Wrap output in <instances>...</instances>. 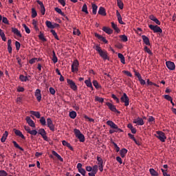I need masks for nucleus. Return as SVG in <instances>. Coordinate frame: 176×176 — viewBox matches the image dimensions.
<instances>
[{
  "label": "nucleus",
  "instance_id": "nucleus-30",
  "mask_svg": "<svg viewBox=\"0 0 176 176\" xmlns=\"http://www.w3.org/2000/svg\"><path fill=\"white\" fill-rule=\"evenodd\" d=\"M8 52H10V53L12 52V39L11 38H8Z\"/></svg>",
  "mask_w": 176,
  "mask_h": 176
},
{
  "label": "nucleus",
  "instance_id": "nucleus-26",
  "mask_svg": "<svg viewBox=\"0 0 176 176\" xmlns=\"http://www.w3.org/2000/svg\"><path fill=\"white\" fill-rule=\"evenodd\" d=\"M55 10L56 11V12H58V14L64 16L66 19L69 20L68 16H66V14H65V12H63L62 9H60V8H55Z\"/></svg>",
  "mask_w": 176,
  "mask_h": 176
},
{
  "label": "nucleus",
  "instance_id": "nucleus-63",
  "mask_svg": "<svg viewBox=\"0 0 176 176\" xmlns=\"http://www.w3.org/2000/svg\"><path fill=\"white\" fill-rule=\"evenodd\" d=\"M140 82L141 83V85H145V83H146V80H144V78H142L141 74H140Z\"/></svg>",
  "mask_w": 176,
  "mask_h": 176
},
{
  "label": "nucleus",
  "instance_id": "nucleus-29",
  "mask_svg": "<svg viewBox=\"0 0 176 176\" xmlns=\"http://www.w3.org/2000/svg\"><path fill=\"white\" fill-rule=\"evenodd\" d=\"M118 58L120 59L121 63H122V65H125L126 61H125V57L124 54H122L121 52H118Z\"/></svg>",
  "mask_w": 176,
  "mask_h": 176
},
{
  "label": "nucleus",
  "instance_id": "nucleus-10",
  "mask_svg": "<svg viewBox=\"0 0 176 176\" xmlns=\"http://www.w3.org/2000/svg\"><path fill=\"white\" fill-rule=\"evenodd\" d=\"M38 134H40L43 137L44 141H49V138L47 137L46 131H45V129H39Z\"/></svg>",
  "mask_w": 176,
  "mask_h": 176
},
{
  "label": "nucleus",
  "instance_id": "nucleus-6",
  "mask_svg": "<svg viewBox=\"0 0 176 176\" xmlns=\"http://www.w3.org/2000/svg\"><path fill=\"white\" fill-rule=\"evenodd\" d=\"M157 137L162 142H164L166 141V136L165 135L164 132H162V131H157Z\"/></svg>",
  "mask_w": 176,
  "mask_h": 176
},
{
  "label": "nucleus",
  "instance_id": "nucleus-49",
  "mask_svg": "<svg viewBox=\"0 0 176 176\" xmlns=\"http://www.w3.org/2000/svg\"><path fill=\"white\" fill-rule=\"evenodd\" d=\"M23 28H25V30L26 33H30L31 30L28 28V26H27V25H25V23H23Z\"/></svg>",
  "mask_w": 176,
  "mask_h": 176
},
{
  "label": "nucleus",
  "instance_id": "nucleus-59",
  "mask_svg": "<svg viewBox=\"0 0 176 176\" xmlns=\"http://www.w3.org/2000/svg\"><path fill=\"white\" fill-rule=\"evenodd\" d=\"M15 46H16V50H19L20 47H21V43L20 42H19L18 41H16L15 42Z\"/></svg>",
  "mask_w": 176,
  "mask_h": 176
},
{
  "label": "nucleus",
  "instance_id": "nucleus-21",
  "mask_svg": "<svg viewBox=\"0 0 176 176\" xmlns=\"http://www.w3.org/2000/svg\"><path fill=\"white\" fill-rule=\"evenodd\" d=\"M25 119H26L27 123H28V125H30V126H36L35 122H34V120H32L31 117H26Z\"/></svg>",
  "mask_w": 176,
  "mask_h": 176
},
{
  "label": "nucleus",
  "instance_id": "nucleus-34",
  "mask_svg": "<svg viewBox=\"0 0 176 176\" xmlns=\"http://www.w3.org/2000/svg\"><path fill=\"white\" fill-rule=\"evenodd\" d=\"M58 57L56 54L55 51H53L52 52V61H53V63H58Z\"/></svg>",
  "mask_w": 176,
  "mask_h": 176
},
{
  "label": "nucleus",
  "instance_id": "nucleus-45",
  "mask_svg": "<svg viewBox=\"0 0 176 176\" xmlns=\"http://www.w3.org/2000/svg\"><path fill=\"white\" fill-rule=\"evenodd\" d=\"M97 160H98V167H99V166L102 165V164H104L103 159L101 158V157L98 156Z\"/></svg>",
  "mask_w": 176,
  "mask_h": 176
},
{
  "label": "nucleus",
  "instance_id": "nucleus-8",
  "mask_svg": "<svg viewBox=\"0 0 176 176\" xmlns=\"http://www.w3.org/2000/svg\"><path fill=\"white\" fill-rule=\"evenodd\" d=\"M67 82L72 90H78V85H76V82L72 80V79L67 78Z\"/></svg>",
  "mask_w": 176,
  "mask_h": 176
},
{
  "label": "nucleus",
  "instance_id": "nucleus-47",
  "mask_svg": "<svg viewBox=\"0 0 176 176\" xmlns=\"http://www.w3.org/2000/svg\"><path fill=\"white\" fill-rule=\"evenodd\" d=\"M74 35H81V32L79 30V29L77 28H74V32H73Z\"/></svg>",
  "mask_w": 176,
  "mask_h": 176
},
{
  "label": "nucleus",
  "instance_id": "nucleus-37",
  "mask_svg": "<svg viewBox=\"0 0 176 176\" xmlns=\"http://www.w3.org/2000/svg\"><path fill=\"white\" fill-rule=\"evenodd\" d=\"M19 80H21V82H27L29 78L25 75H20Z\"/></svg>",
  "mask_w": 176,
  "mask_h": 176
},
{
  "label": "nucleus",
  "instance_id": "nucleus-20",
  "mask_svg": "<svg viewBox=\"0 0 176 176\" xmlns=\"http://www.w3.org/2000/svg\"><path fill=\"white\" fill-rule=\"evenodd\" d=\"M143 42L146 43V46L151 45L150 39L146 35H142Z\"/></svg>",
  "mask_w": 176,
  "mask_h": 176
},
{
  "label": "nucleus",
  "instance_id": "nucleus-61",
  "mask_svg": "<svg viewBox=\"0 0 176 176\" xmlns=\"http://www.w3.org/2000/svg\"><path fill=\"white\" fill-rule=\"evenodd\" d=\"M3 23H6V25H9V21L8 18L6 17V16H3V18L2 19Z\"/></svg>",
  "mask_w": 176,
  "mask_h": 176
},
{
  "label": "nucleus",
  "instance_id": "nucleus-23",
  "mask_svg": "<svg viewBox=\"0 0 176 176\" xmlns=\"http://www.w3.org/2000/svg\"><path fill=\"white\" fill-rule=\"evenodd\" d=\"M14 132L15 133L16 135L21 137L22 139H25V135L23 134V132H21V131H19L18 129H14Z\"/></svg>",
  "mask_w": 176,
  "mask_h": 176
},
{
  "label": "nucleus",
  "instance_id": "nucleus-44",
  "mask_svg": "<svg viewBox=\"0 0 176 176\" xmlns=\"http://www.w3.org/2000/svg\"><path fill=\"white\" fill-rule=\"evenodd\" d=\"M117 3L120 9H124V3L121 0H117Z\"/></svg>",
  "mask_w": 176,
  "mask_h": 176
},
{
  "label": "nucleus",
  "instance_id": "nucleus-12",
  "mask_svg": "<svg viewBox=\"0 0 176 176\" xmlns=\"http://www.w3.org/2000/svg\"><path fill=\"white\" fill-rule=\"evenodd\" d=\"M47 125L49 126V129L52 130L53 132L55 130V125L53 123V120L52 118H47Z\"/></svg>",
  "mask_w": 176,
  "mask_h": 176
},
{
  "label": "nucleus",
  "instance_id": "nucleus-28",
  "mask_svg": "<svg viewBox=\"0 0 176 176\" xmlns=\"http://www.w3.org/2000/svg\"><path fill=\"white\" fill-rule=\"evenodd\" d=\"M12 32L17 36H22V34H21V32L18 30V28H12Z\"/></svg>",
  "mask_w": 176,
  "mask_h": 176
},
{
  "label": "nucleus",
  "instance_id": "nucleus-27",
  "mask_svg": "<svg viewBox=\"0 0 176 176\" xmlns=\"http://www.w3.org/2000/svg\"><path fill=\"white\" fill-rule=\"evenodd\" d=\"M98 14H101L102 16H107V11L105 8H99Z\"/></svg>",
  "mask_w": 176,
  "mask_h": 176
},
{
  "label": "nucleus",
  "instance_id": "nucleus-11",
  "mask_svg": "<svg viewBox=\"0 0 176 176\" xmlns=\"http://www.w3.org/2000/svg\"><path fill=\"white\" fill-rule=\"evenodd\" d=\"M34 96L35 98H36L37 101L40 102L42 100V94L41 89H36V91H34Z\"/></svg>",
  "mask_w": 176,
  "mask_h": 176
},
{
  "label": "nucleus",
  "instance_id": "nucleus-35",
  "mask_svg": "<svg viewBox=\"0 0 176 176\" xmlns=\"http://www.w3.org/2000/svg\"><path fill=\"white\" fill-rule=\"evenodd\" d=\"M0 36H1V38H2V40H3V41L6 42L7 38H6V34H5L4 32H3V30H2L1 28H0Z\"/></svg>",
  "mask_w": 176,
  "mask_h": 176
},
{
  "label": "nucleus",
  "instance_id": "nucleus-52",
  "mask_svg": "<svg viewBox=\"0 0 176 176\" xmlns=\"http://www.w3.org/2000/svg\"><path fill=\"white\" fill-rule=\"evenodd\" d=\"M165 99H167V101L173 102V98L169 94H165L164 96Z\"/></svg>",
  "mask_w": 176,
  "mask_h": 176
},
{
  "label": "nucleus",
  "instance_id": "nucleus-56",
  "mask_svg": "<svg viewBox=\"0 0 176 176\" xmlns=\"http://www.w3.org/2000/svg\"><path fill=\"white\" fill-rule=\"evenodd\" d=\"M50 94H52V96H54L56 94V90L54 87H50Z\"/></svg>",
  "mask_w": 176,
  "mask_h": 176
},
{
  "label": "nucleus",
  "instance_id": "nucleus-53",
  "mask_svg": "<svg viewBox=\"0 0 176 176\" xmlns=\"http://www.w3.org/2000/svg\"><path fill=\"white\" fill-rule=\"evenodd\" d=\"M144 50L146 52L148 53V54H151V55L153 54L152 51L151 50V49H149V47H148V45H147V47H144Z\"/></svg>",
  "mask_w": 176,
  "mask_h": 176
},
{
  "label": "nucleus",
  "instance_id": "nucleus-39",
  "mask_svg": "<svg viewBox=\"0 0 176 176\" xmlns=\"http://www.w3.org/2000/svg\"><path fill=\"white\" fill-rule=\"evenodd\" d=\"M37 16V11L36 10L35 8H32V18H36Z\"/></svg>",
  "mask_w": 176,
  "mask_h": 176
},
{
  "label": "nucleus",
  "instance_id": "nucleus-41",
  "mask_svg": "<svg viewBox=\"0 0 176 176\" xmlns=\"http://www.w3.org/2000/svg\"><path fill=\"white\" fill-rule=\"evenodd\" d=\"M111 26L116 32H120V28H118V25H116V23H114L113 21L111 22Z\"/></svg>",
  "mask_w": 176,
  "mask_h": 176
},
{
  "label": "nucleus",
  "instance_id": "nucleus-31",
  "mask_svg": "<svg viewBox=\"0 0 176 176\" xmlns=\"http://www.w3.org/2000/svg\"><path fill=\"white\" fill-rule=\"evenodd\" d=\"M85 83L86 84L87 87H89V88L93 90L94 87L91 83V78H87V80H85Z\"/></svg>",
  "mask_w": 176,
  "mask_h": 176
},
{
  "label": "nucleus",
  "instance_id": "nucleus-58",
  "mask_svg": "<svg viewBox=\"0 0 176 176\" xmlns=\"http://www.w3.org/2000/svg\"><path fill=\"white\" fill-rule=\"evenodd\" d=\"M8 173L5 170H0V176H7Z\"/></svg>",
  "mask_w": 176,
  "mask_h": 176
},
{
  "label": "nucleus",
  "instance_id": "nucleus-51",
  "mask_svg": "<svg viewBox=\"0 0 176 176\" xmlns=\"http://www.w3.org/2000/svg\"><path fill=\"white\" fill-rule=\"evenodd\" d=\"M128 151V149H126V148H122V149H120V155H126Z\"/></svg>",
  "mask_w": 176,
  "mask_h": 176
},
{
  "label": "nucleus",
  "instance_id": "nucleus-54",
  "mask_svg": "<svg viewBox=\"0 0 176 176\" xmlns=\"http://www.w3.org/2000/svg\"><path fill=\"white\" fill-rule=\"evenodd\" d=\"M13 144L14 146H15V148H18L19 149L23 150V148H21V146H19V144H18V142H16V141H13Z\"/></svg>",
  "mask_w": 176,
  "mask_h": 176
},
{
  "label": "nucleus",
  "instance_id": "nucleus-32",
  "mask_svg": "<svg viewBox=\"0 0 176 176\" xmlns=\"http://www.w3.org/2000/svg\"><path fill=\"white\" fill-rule=\"evenodd\" d=\"M8 135V131H5L4 134L2 135V138H1V142H5L6 141V139Z\"/></svg>",
  "mask_w": 176,
  "mask_h": 176
},
{
  "label": "nucleus",
  "instance_id": "nucleus-60",
  "mask_svg": "<svg viewBox=\"0 0 176 176\" xmlns=\"http://www.w3.org/2000/svg\"><path fill=\"white\" fill-rule=\"evenodd\" d=\"M58 2H59V3H60V5L63 6V8H65V6H66L65 0H58Z\"/></svg>",
  "mask_w": 176,
  "mask_h": 176
},
{
  "label": "nucleus",
  "instance_id": "nucleus-46",
  "mask_svg": "<svg viewBox=\"0 0 176 176\" xmlns=\"http://www.w3.org/2000/svg\"><path fill=\"white\" fill-rule=\"evenodd\" d=\"M92 170H93V172H94V175H96V174L98 171V166L97 164H95L94 166V167L92 168Z\"/></svg>",
  "mask_w": 176,
  "mask_h": 176
},
{
  "label": "nucleus",
  "instance_id": "nucleus-16",
  "mask_svg": "<svg viewBox=\"0 0 176 176\" xmlns=\"http://www.w3.org/2000/svg\"><path fill=\"white\" fill-rule=\"evenodd\" d=\"M36 2L38 3H39V6H41V14H43V15L45 14L46 9L45 8L43 2H42L41 1H36Z\"/></svg>",
  "mask_w": 176,
  "mask_h": 176
},
{
  "label": "nucleus",
  "instance_id": "nucleus-13",
  "mask_svg": "<svg viewBox=\"0 0 176 176\" xmlns=\"http://www.w3.org/2000/svg\"><path fill=\"white\" fill-rule=\"evenodd\" d=\"M24 129L27 132H28V134H31L32 135H36L38 134L36 129H33V131H31V129L28 125H25Z\"/></svg>",
  "mask_w": 176,
  "mask_h": 176
},
{
  "label": "nucleus",
  "instance_id": "nucleus-55",
  "mask_svg": "<svg viewBox=\"0 0 176 176\" xmlns=\"http://www.w3.org/2000/svg\"><path fill=\"white\" fill-rule=\"evenodd\" d=\"M121 40L122 41V42H127V35H121Z\"/></svg>",
  "mask_w": 176,
  "mask_h": 176
},
{
  "label": "nucleus",
  "instance_id": "nucleus-22",
  "mask_svg": "<svg viewBox=\"0 0 176 176\" xmlns=\"http://www.w3.org/2000/svg\"><path fill=\"white\" fill-rule=\"evenodd\" d=\"M95 36L99 38V40H101L102 42H104V43H108V41L105 37H103L102 35H100V34H95Z\"/></svg>",
  "mask_w": 176,
  "mask_h": 176
},
{
  "label": "nucleus",
  "instance_id": "nucleus-14",
  "mask_svg": "<svg viewBox=\"0 0 176 176\" xmlns=\"http://www.w3.org/2000/svg\"><path fill=\"white\" fill-rule=\"evenodd\" d=\"M45 25L47 26V28H56V27L60 26L58 23H54V25L52 24V21H45Z\"/></svg>",
  "mask_w": 176,
  "mask_h": 176
},
{
  "label": "nucleus",
  "instance_id": "nucleus-4",
  "mask_svg": "<svg viewBox=\"0 0 176 176\" xmlns=\"http://www.w3.org/2000/svg\"><path fill=\"white\" fill-rule=\"evenodd\" d=\"M74 134L76 137H78V139H79V141L80 142H85V137L84 134H82V132H80L79 129H74Z\"/></svg>",
  "mask_w": 176,
  "mask_h": 176
},
{
  "label": "nucleus",
  "instance_id": "nucleus-1",
  "mask_svg": "<svg viewBox=\"0 0 176 176\" xmlns=\"http://www.w3.org/2000/svg\"><path fill=\"white\" fill-rule=\"evenodd\" d=\"M107 125L110 126L109 134H114L115 132H124L122 129H120L117 124H115V122L113 120H107Z\"/></svg>",
  "mask_w": 176,
  "mask_h": 176
},
{
  "label": "nucleus",
  "instance_id": "nucleus-33",
  "mask_svg": "<svg viewBox=\"0 0 176 176\" xmlns=\"http://www.w3.org/2000/svg\"><path fill=\"white\" fill-rule=\"evenodd\" d=\"M32 25L36 31L38 32L39 28L38 26V21H36V19H32Z\"/></svg>",
  "mask_w": 176,
  "mask_h": 176
},
{
  "label": "nucleus",
  "instance_id": "nucleus-7",
  "mask_svg": "<svg viewBox=\"0 0 176 176\" xmlns=\"http://www.w3.org/2000/svg\"><path fill=\"white\" fill-rule=\"evenodd\" d=\"M79 61L78 59H74V61H73L72 65V72H78L79 70Z\"/></svg>",
  "mask_w": 176,
  "mask_h": 176
},
{
  "label": "nucleus",
  "instance_id": "nucleus-2",
  "mask_svg": "<svg viewBox=\"0 0 176 176\" xmlns=\"http://www.w3.org/2000/svg\"><path fill=\"white\" fill-rule=\"evenodd\" d=\"M30 113H31V115H34L36 117V118H40V122L41 123V125H46V118L45 117H41V113L40 111H30Z\"/></svg>",
  "mask_w": 176,
  "mask_h": 176
},
{
  "label": "nucleus",
  "instance_id": "nucleus-17",
  "mask_svg": "<svg viewBox=\"0 0 176 176\" xmlns=\"http://www.w3.org/2000/svg\"><path fill=\"white\" fill-rule=\"evenodd\" d=\"M133 123H137L138 125H144V121L143 118L138 117L134 119Z\"/></svg>",
  "mask_w": 176,
  "mask_h": 176
},
{
  "label": "nucleus",
  "instance_id": "nucleus-57",
  "mask_svg": "<svg viewBox=\"0 0 176 176\" xmlns=\"http://www.w3.org/2000/svg\"><path fill=\"white\" fill-rule=\"evenodd\" d=\"M111 98L116 101V102H120V99L119 98H117V96L116 94H111Z\"/></svg>",
  "mask_w": 176,
  "mask_h": 176
},
{
  "label": "nucleus",
  "instance_id": "nucleus-25",
  "mask_svg": "<svg viewBox=\"0 0 176 176\" xmlns=\"http://www.w3.org/2000/svg\"><path fill=\"white\" fill-rule=\"evenodd\" d=\"M116 15H117V18L118 19V22L120 23V25H124L122 17L119 11H116Z\"/></svg>",
  "mask_w": 176,
  "mask_h": 176
},
{
  "label": "nucleus",
  "instance_id": "nucleus-3",
  "mask_svg": "<svg viewBox=\"0 0 176 176\" xmlns=\"http://www.w3.org/2000/svg\"><path fill=\"white\" fill-rule=\"evenodd\" d=\"M96 50L99 53L100 56L102 59H109L108 54L107 51H102L101 49L100 45H96Z\"/></svg>",
  "mask_w": 176,
  "mask_h": 176
},
{
  "label": "nucleus",
  "instance_id": "nucleus-42",
  "mask_svg": "<svg viewBox=\"0 0 176 176\" xmlns=\"http://www.w3.org/2000/svg\"><path fill=\"white\" fill-rule=\"evenodd\" d=\"M92 82L94 87H96V89H101V85L99 84L98 80H93Z\"/></svg>",
  "mask_w": 176,
  "mask_h": 176
},
{
  "label": "nucleus",
  "instance_id": "nucleus-62",
  "mask_svg": "<svg viewBox=\"0 0 176 176\" xmlns=\"http://www.w3.org/2000/svg\"><path fill=\"white\" fill-rule=\"evenodd\" d=\"M128 135L131 138V139H133V141L135 142H137V139H135V135L131 133H129Z\"/></svg>",
  "mask_w": 176,
  "mask_h": 176
},
{
  "label": "nucleus",
  "instance_id": "nucleus-5",
  "mask_svg": "<svg viewBox=\"0 0 176 176\" xmlns=\"http://www.w3.org/2000/svg\"><path fill=\"white\" fill-rule=\"evenodd\" d=\"M148 28L151 30H153V32H154V33H162L163 32L160 26H158L157 25H148Z\"/></svg>",
  "mask_w": 176,
  "mask_h": 176
},
{
  "label": "nucleus",
  "instance_id": "nucleus-18",
  "mask_svg": "<svg viewBox=\"0 0 176 176\" xmlns=\"http://www.w3.org/2000/svg\"><path fill=\"white\" fill-rule=\"evenodd\" d=\"M149 18H150V19L152 20V21H154L155 23H156V25L157 26H159V25H161V21H160V19L156 18L155 16H154L153 14H151L149 16Z\"/></svg>",
  "mask_w": 176,
  "mask_h": 176
},
{
  "label": "nucleus",
  "instance_id": "nucleus-15",
  "mask_svg": "<svg viewBox=\"0 0 176 176\" xmlns=\"http://www.w3.org/2000/svg\"><path fill=\"white\" fill-rule=\"evenodd\" d=\"M166 65L168 69H175V64L173 61H166Z\"/></svg>",
  "mask_w": 176,
  "mask_h": 176
},
{
  "label": "nucleus",
  "instance_id": "nucleus-24",
  "mask_svg": "<svg viewBox=\"0 0 176 176\" xmlns=\"http://www.w3.org/2000/svg\"><path fill=\"white\" fill-rule=\"evenodd\" d=\"M103 32H105V33H108L109 35L111 34V33H113V30H112V28H109V26H103L102 28Z\"/></svg>",
  "mask_w": 176,
  "mask_h": 176
},
{
  "label": "nucleus",
  "instance_id": "nucleus-50",
  "mask_svg": "<svg viewBox=\"0 0 176 176\" xmlns=\"http://www.w3.org/2000/svg\"><path fill=\"white\" fill-rule=\"evenodd\" d=\"M146 82H147L148 85H155V87H159V85H157V84H155L154 82H151L149 78H147Z\"/></svg>",
  "mask_w": 176,
  "mask_h": 176
},
{
  "label": "nucleus",
  "instance_id": "nucleus-40",
  "mask_svg": "<svg viewBox=\"0 0 176 176\" xmlns=\"http://www.w3.org/2000/svg\"><path fill=\"white\" fill-rule=\"evenodd\" d=\"M82 10L83 12H85V14H89L88 8L87 4H83Z\"/></svg>",
  "mask_w": 176,
  "mask_h": 176
},
{
  "label": "nucleus",
  "instance_id": "nucleus-19",
  "mask_svg": "<svg viewBox=\"0 0 176 176\" xmlns=\"http://www.w3.org/2000/svg\"><path fill=\"white\" fill-rule=\"evenodd\" d=\"M107 106L109 107V109H111V111H118L116 106L113 104L112 102H106Z\"/></svg>",
  "mask_w": 176,
  "mask_h": 176
},
{
  "label": "nucleus",
  "instance_id": "nucleus-48",
  "mask_svg": "<svg viewBox=\"0 0 176 176\" xmlns=\"http://www.w3.org/2000/svg\"><path fill=\"white\" fill-rule=\"evenodd\" d=\"M95 101H98L99 102H104V98H100L99 96H96Z\"/></svg>",
  "mask_w": 176,
  "mask_h": 176
},
{
  "label": "nucleus",
  "instance_id": "nucleus-64",
  "mask_svg": "<svg viewBox=\"0 0 176 176\" xmlns=\"http://www.w3.org/2000/svg\"><path fill=\"white\" fill-rule=\"evenodd\" d=\"M80 173H81V175H86V170L84 169L82 167H81V168L80 170Z\"/></svg>",
  "mask_w": 176,
  "mask_h": 176
},
{
  "label": "nucleus",
  "instance_id": "nucleus-36",
  "mask_svg": "<svg viewBox=\"0 0 176 176\" xmlns=\"http://www.w3.org/2000/svg\"><path fill=\"white\" fill-rule=\"evenodd\" d=\"M150 173L151 175L153 176H158V172L156 171V170L153 169V168H151V169H149Z\"/></svg>",
  "mask_w": 176,
  "mask_h": 176
},
{
  "label": "nucleus",
  "instance_id": "nucleus-38",
  "mask_svg": "<svg viewBox=\"0 0 176 176\" xmlns=\"http://www.w3.org/2000/svg\"><path fill=\"white\" fill-rule=\"evenodd\" d=\"M98 6L96 4H92V12L93 14H97Z\"/></svg>",
  "mask_w": 176,
  "mask_h": 176
},
{
  "label": "nucleus",
  "instance_id": "nucleus-43",
  "mask_svg": "<svg viewBox=\"0 0 176 176\" xmlns=\"http://www.w3.org/2000/svg\"><path fill=\"white\" fill-rule=\"evenodd\" d=\"M69 116H70V118H76V116H77V113L76 111H69Z\"/></svg>",
  "mask_w": 176,
  "mask_h": 176
},
{
  "label": "nucleus",
  "instance_id": "nucleus-9",
  "mask_svg": "<svg viewBox=\"0 0 176 176\" xmlns=\"http://www.w3.org/2000/svg\"><path fill=\"white\" fill-rule=\"evenodd\" d=\"M121 101L122 102H124L125 106H129L130 100L129 96L126 94V92H124L123 95L121 97Z\"/></svg>",
  "mask_w": 176,
  "mask_h": 176
}]
</instances>
